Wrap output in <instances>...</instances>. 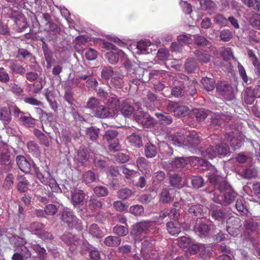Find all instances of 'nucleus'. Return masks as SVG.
Masks as SVG:
<instances>
[{
	"label": "nucleus",
	"instance_id": "obj_42",
	"mask_svg": "<svg viewBox=\"0 0 260 260\" xmlns=\"http://www.w3.org/2000/svg\"><path fill=\"white\" fill-rule=\"evenodd\" d=\"M103 242L107 247H116L121 244V239L115 236H108L104 239Z\"/></svg>",
	"mask_w": 260,
	"mask_h": 260
},
{
	"label": "nucleus",
	"instance_id": "obj_11",
	"mask_svg": "<svg viewBox=\"0 0 260 260\" xmlns=\"http://www.w3.org/2000/svg\"><path fill=\"white\" fill-rule=\"evenodd\" d=\"M133 119L138 124L145 128L154 126L155 120L151 115L142 110H136L133 115Z\"/></svg>",
	"mask_w": 260,
	"mask_h": 260
},
{
	"label": "nucleus",
	"instance_id": "obj_6",
	"mask_svg": "<svg viewBox=\"0 0 260 260\" xmlns=\"http://www.w3.org/2000/svg\"><path fill=\"white\" fill-rule=\"evenodd\" d=\"M231 152L229 146L221 143L215 147L209 146L206 149H201V154L205 158H212L218 155L220 157L230 156Z\"/></svg>",
	"mask_w": 260,
	"mask_h": 260
},
{
	"label": "nucleus",
	"instance_id": "obj_30",
	"mask_svg": "<svg viewBox=\"0 0 260 260\" xmlns=\"http://www.w3.org/2000/svg\"><path fill=\"white\" fill-rule=\"evenodd\" d=\"M155 115L157 118V122L161 125H170L173 122L172 115L168 113L158 112L155 113Z\"/></svg>",
	"mask_w": 260,
	"mask_h": 260
},
{
	"label": "nucleus",
	"instance_id": "obj_2",
	"mask_svg": "<svg viewBox=\"0 0 260 260\" xmlns=\"http://www.w3.org/2000/svg\"><path fill=\"white\" fill-rule=\"evenodd\" d=\"M219 191V194L214 192L213 190L209 191L208 193H213L212 200L214 203L223 206H227L233 203L238 195L229 183Z\"/></svg>",
	"mask_w": 260,
	"mask_h": 260
},
{
	"label": "nucleus",
	"instance_id": "obj_57",
	"mask_svg": "<svg viewBox=\"0 0 260 260\" xmlns=\"http://www.w3.org/2000/svg\"><path fill=\"white\" fill-rule=\"evenodd\" d=\"M197 62L194 58H188L185 62L184 67L185 70L188 73L194 72L197 67Z\"/></svg>",
	"mask_w": 260,
	"mask_h": 260
},
{
	"label": "nucleus",
	"instance_id": "obj_24",
	"mask_svg": "<svg viewBox=\"0 0 260 260\" xmlns=\"http://www.w3.org/2000/svg\"><path fill=\"white\" fill-rule=\"evenodd\" d=\"M207 176L210 183L214 185V188L219 191L229 183L223 178L214 174Z\"/></svg>",
	"mask_w": 260,
	"mask_h": 260
},
{
	"label": "nucleus",
	"instance_id": "obj_50",
	"mask_svg": "<svg viewBox=\"0 0 260 260\" xmlns=\"http://www.w3.org/2000/svg\"><path fill=\"white\" fill-rule=\"evenodd\" d=\"M190 180L192 186L195 189H198L203 187L205 184L204 179L200 175L191 176Z\"/></svg>",
	"mask_w": 260,
	"mask_h": 260
},
{
	"label": "nucleus",
	"instance_id": "obj_59",
	"mask_svg": "<svg viewBox=\"0 0 260 260\" xmlns=\"http://www.w3.org/2000/svg\"><path fill=\"white\" fill-rule=\"evenodd\" d=\"M87 39L84 36H79L75 38V44L74 45L75 49L79 52L82 53L84 52L82 48H80V47L82 45H84L87 43Z\"/></svg>",
	"mask_w": 260,
	"mask_h": 260
},
{
	"label": "nucleus",
	"instance_id": "obj_38",
	"mask_svg": "<svg viewBox=\"0 0 260 260\" xmlns=\"http://www.w3.org/2000/svg\"><path fill=\"white\" fill-rule=\"evenodd\" d=\"M31 247L37 253L38 260H48V254L44 247L39 244H33Z\"/></svg>",
	"mask_w": 260,
	"mask_h": 260
},
{
	"label": "nucleus",
	"instance_id": "obj_5",
	"mask_svg": "<svg viewBox=\"0 0 260 260\" xmlns=\"http://www.w3.org/2000/svg\"><path fill=\"white\" fill-rule=\"evenodd\" d=\"M244 226L245 241L250 242L254 247H257L260 241L258 233V223L253 219L249 218L245 221Z\"/></svg>",
	"mask_w": 260,
	"mask_h": 260
},
{
	"label": "nucleus",
	"instance_id": "obj_20",
	"mask_svg": "<svg viewBox=\"0 0 260 260\" xmlns=\"http://www.w3.org/2000/svg\"><path fill=\"white\" fill-rule=\"evenodd\" d=\"M209 214L215 221L222 223L226 220L228 216V211L223 207L213 208L209 211Z\"/></svg>",
	"mask_w": 260,
	"mask_h": 260
},
{
	"label": "nucleus",
	"instance_id": "obj_34",
	"mask_svg": "<svg viewBox=\"0 0 260 260\" xmlns=\"http://www.w3.org/2000/svg\"><path fill=\"white\" fill-rule=\"evenodd\" d=\"M159 101L158 96L153 92L149 90L147 92L145 103L147 107L153 109Z\"/></svg>",
	"mask_w": 260,
	"mask_h": 260
},
{
	"label": "nucleus",
	"instance_id": "obj_1",
	"mask_svg": "<svg viewBox=\"0 0 260 260\" xmlns=\"http://www.w3.org/2000/svg\"><path fill=\"white\" fill-rule=\"evenodd\" d=\"M16 161L19 169L25 174L35 175L44 185H49L51 186L50 184H52L56 186V182L52 178L50 173L47 172L46 175L43 174L32 159L28 160L24 156L19 155L16 156Z\"/></svg>",
	"mask_w": 260,
	"mask_h": 260
},
{
	"label": "nucleus",
	"instance_id": "obj_63",
	"mask_svg": "<svg viewBox=\"0 0 260 260\" xmlns=\"http://www.w3.org/2000/svg\"><path fill=\"white\" fill-rule=\"evenodd\" d=\"M167 229L168 232L172 235H178L181 232L179 225L172 221L168 222L167 223Z\"/></svg>",
	"mask_w": 260,
	"mask_h": 260
},
{
	"label": "nucleus",
	"instance_id": "obj_29",
	"mask_svg": "<svg viewBox=\"0 0 260 260\" xmlns=\"http://www.w3.org/2000/svg\"><path fill=\"white\" fill-rule=\"evenodd\" d=\"M190 114L192 118H196L197 121L201 122L208 116V111L203 108H194Z\"/></svg>",
	"mask_w": 260,
	"mask_h": 260
},
{
	"label": "nucleus",
	"instance_id": "obj_4",
	"mask_svg": "<svg viewBox=\"0 0 260 260\" xmlns=\"http://www.w3.org/2000/svg\"><path fill=\"white\" fill-rule=\"evenodd\" d=\"M155 227V223L153 221L137 222L132 225L130 234L135 242H140L144 239V235L150 232Z\"/></svg>",
	"mask_w": 260,
	"mask_h": 260
},
{
	"label": "nucleus",
	"instance_id": "obj_58",
	"mask_svg": "<svg viewBox=\"0 0 260 260\" xmlns=\"http://www.w3.org/2000/svg\"><path fill=\"white\" fill-rule=\"evenodd\" d=\"M120 111L122 115L125 117H128L129 116H131L132 114H134L136 110H135L134 107L129 104L123 103L121 105Z\"/></svg>",
	"mask_w": 260,
	"mask_h": 260
},
{
	"label": "nucleus",
	"instance_id": "obj_53",
	"mask_svg": "<svg viewBox=\"0 0 260 260\" xmlns=\"http://www.w3.org/2000/svg\"><path fill=\"white\" fill-rule=\"evenodd\" d=\"M171 141L174 145L178 146L184 145L185 136L182 133L177 132L171 137Z\"/></svg>",
	"mask_w": 260,
	"mask_h": 260
},
{
	"label": "nucleus",
	"instance_id": "obj_3",
	"mask_svg": "<svg viewBox=\"0 0 260 260\" xmlns=\"http://www.w3.org/2000/svg\"><path fill=\"white\" fill-rule=\"evenodd\" d=\"M233 115L228 112L211 113L208 125V129L213 131L220 130L233 119Z\"/></svg>",
	"mask_w": 260,
	"mask_h": 260
},
{
	"label": "nucleus",
	"instance_id": "obj_21",
	"mask_svg": "<svg viewBox=\"0 0 260 260\" xmlns=\"http://www.w3.org/2000/svg\"><path fill=\"white\" fill-rule=\"evenodd\" d=\"M100 131V128L91 126L83 131V136L90 143L96 142L99 138Z\"/></svg>",
	"mask_w": 260,
	"mask_h": 260
},
{
	"label": "nucleus",
	"instance_id": "obj_31",
	"mask_svg": "<svg viewBox=\"0 0 260 260\" xmlns=\"http://www.w3.org/2000/svg\"><path fill=\"white\" fill-rule=\"evenodd\" d=\"M189 161L188 157H176L169 162L171 167L170 170L182 168L188 164Z\"/></svg>",
	"mask_w": 260,
	"mask_h": 260
},
{
	"label": "nucleus",
	"instance_id": "obj_18",
	"mask_svg": "<svg viewBox=\"0 0 260 260\" xmlns=\"http://www.w3.org/2000/svg\"><path fill=\"white\" fill-rule=\"evenodd\" d=\"M216 91L224 98L231 100L234 96L233 89L231 85L225 81L218 82L216 85Z\"/></svg>",
	"mask_w": 260,
	"mask_h": 260
},
{
	"label": "nucleus",
	"instance_id": "obj_37",
	"mask_svg": "<svg viewBox=\"0 0 260 260\" xmlns=\"http://www.w3.org/2000/svg\"><path fill=\"white\" fill-rule=\"evenodd\" d=\"M11 110V106L9 108L3 107L0 108V120L4 124H9L12 120Z\"/></svg>",
	"mask_w": 260,
	"mask_h": 260
},
{
	"label": "nucleus",
	"instance_id": "obj_26",
	"mask_svg": "<svg viewBox=\"0 0 260 260\" xmlns=\"http://www.w3.org/2000/svg\"><path fill=\"white\" fill-rule=\"evenodd\" d=\"M125 53L123 51L118 49L114 51H110L106 53L105 56L109 62L112 64L117 63L119 58L121 59L124 57Z\"/></svg>",
	"mask_w": 260,
	"mask_h": 260
},
{
	"label": "nucleus",
	"instance_id": "obj_44",
	"mask_svg": "<svg viewBox=\"0 0 260 260\" xmlns=\"http://www.w3.org/2000/svg\"><path fill=\"white\" fill-rule=\"evenodd\" d=\"M82 179L83 182L88 185L98 180V175L93 171L89 170L83 173Z\"/></svg>",
	"mask_w": 260,
	"mask_h": 260
},
{
	"label": "nucleus",
	"instance_id": "obj_55",
	"mask_svg": "<svg viewBox=\"0 0 260 260\" xmlns=\"http://www.w3.org/2000/svg\"><path fill=\"white\" fill-rule=\"evenodd\" d=\"M200 5L202 9L211 12L216 8V5L212 0H201Z\"/></svg>",
	"mask_w": 260,
	"mask_h": 260
},
{
	"label": "nucleus",
	"instance_id": "obj_33",
	"mask_svg": "<svg viewBox=\"0 0 260 260\" xmlns=\"http://www.w3.org/2000/svg\"><path fill=\"white\" fill-rule=\"evenodd\" d=\"M107 99L106 106L114 112L120 107V101L117 96L113 93H110Z\"/></svg>",
	"mask_w": 260,
	"mask_h": 260
},
{
	"label": "nucleus",
	"instance_id": "obj_23",
	"mask_svg": "<svg viewBox=\"0 0 260 260\" xmlns=\"http://www.w3.org/2000/svg\"><path fill=\"white\" fill-rule=\"evenodd\" d=\"M187 212L192 218L197 219L202 218L206 213L204 206L200 204L190 206L187 210Z\"/></svg>",
	"mask_w": 260,
	"mask_h": 260
},
{
	"label": "nucleus",
	"instance_id": "obj_46",
	"mask_svg": "<svg viewBox=\"0 0 260 260\" xmlns=\"http://www.w3.org/2000/svg\"><path fill=\"white\" fill-rule=\"evenodd\" d=\"M14 25H15L13 27L14 29L18 32H22L27 27L25 16L23 14L20 16L19 18L14 22Z\"/></svg>",
	"mask_w": 260,
	"mask_h": 260
},
{
	"label": "nucleus",
	"instance_id": "obj_12",
	"mask_svg": "<svg viewBox=\"0 0 260 260\" xmlns=\"http://www.w3.org/2000/svg\"><path fill=\"white\" fill-rule=\"evenodd\" d=\"M167 109L168 111L173 113L175 116L179 118L184 117L190 114L188 107L179 102L169 101L167 105Z\"/></svg>",
	"mask_w": 260,
	"mask_h": 260
},
{
	"label": "nucleus",
	"instance_id": "obj_19",
	"mask_svg": "<svg viewBox=\"0 0 260 260\" xmlns=\"http://www.w3.org/2000/svg\"><path fill=\"white\" fill-rule=\"evenodd\" d=\"M45 30L47 32V39L49 41H56L57 36L60 34L61 28L57 23L52 22L46 23Z\"/></svg>",
	"mask_w": 260,
	"mask_h": 260
},
{
	"label": "nucleus",
	"instance_id": "obj_41",
	"mask_svg": "<svg viewBox=\"0 0 260 260\" xmlns=\"http://www.w3.org/2000/svg\"><path fill=\"white\" fill-rule=\"evenodd\" d=\"M127 141L131 144L137 148H140L143 146L142 138L138 133H134L127 137Z\"/></svg>",
	"mask_w": 260,
	"mask_h": 260
},
{
	"label": "nucleus",
	"instance_id": "obj_54",
	"mask_svg": "<svg viewBox=\"0 0 260 260\" xmlns=\"http://www.w3.org/2000/svg\"><path fill=\"white\" fill-rule=\"evenodd\" d=\"M112 233L116 235V237H124L128 233V229L126 226L116 225L114 226L112 229Z\"/></svg>",
	"mask_w": 260,
	"mask_h": 260
},
{
	"label": "nucleus",
	"instance_id": "obj_22",
	"mask_svg": "<svg viewBox=\"0 0 260 260\" xmlns=\"http://www.w3.org/2000/svg\"><path fill=\"white\" fill-rule=\"evenodd\" d=\"M172 188H163L159 193V201L164 204H169L173 202L175 196Z\"/></svg>",
	"mask_w": 260,
	"mask_h": 260
},
{
	"label": "nucleus",
	"instance_id": "obj_48",
	"mask_svg": "<svg viewBox=\"0 0 260 260\" xmlns=\"http://www.w3.org/2000/svg\"><path fill=\"white\" fill-rule=\"evenodd\" d=\"M194 54L197 59L202 63H207L210 61V55L206 51L197 50Z\"/></svg>",
	"mask_w": 260,
	"mask_h": 260
},
{
	"label": "nucleus",
	"instance_id": "obj_62",
	"mask_svg": "<svg viewBox=\"0 0 260 260\" xmlns=\"http://www.w3.org/2000/svg\"><path fill=\"white\" fill-rule=\"evenodd\" d=\"M89 233L93 237L96 238H102L104 234L103 232L100 229L99 226L95 223L92 224L89 229Z\"/></svg>",
	"mask_w": 260,
	"mask_h": 260
},
{
	"label": "nucleus",
	"instance_id": "obj_64",
	"mask_svg": "<svg viewBox=\"0 0 260 260\" xmlns=\"http://www.w3.org/2000/svg\"><path fill=\"white\" fill-rule=\"evenodd\" d=\"M29 182L28 180L24 177H22L21 179L18 182L17 188L20 192H25L28 189Z\"/></svg>",
	"mask_w": 260,
	"mask_h": 260
},
{
	"label": "nucleus",
	"instance_id": "obj_36",
	"mask_svg": "<svg viewBox=\"0 0 260 260\" xmlns=\"http://www.w3.org/2000/svg\"><path fill=\"white\" fill-rule=\"evenodd\" d=\"M181 204L178 202H175L172 205V207L168 212V216L171 220L177 221L180 216Z\"/></svg>",
	"mask_w": 260,
	"mask_h": 260
},
{
	"label": "nucleus",
	"instance_id": "obj_49",
	"mask_svg": "<svg viewBox=\"0 0 260 260\" xmlns=\"http://www.w3.org/2000/svg\"><path fill=\"white\" fill-rule=\"evenodd\" d=\"M123 78L119 76L112 77L108 83L109 86L112 88L121 89L124 86Z\"/></svg>",
	"mask_w": 260,
	"mask_h": 260
},
{
	"label": "nucleus",
	"instance_id": "obj_52",
	"mask_svg": "<svg viewBox=\"0 0 260 260\" xmlns=\"http://www.w3.org/2000/svg\"><path fill=\"white\" fill-rule=\"evenodd\" d=\"M199 253L202 258L207 259L212 256V250L209 246H206L205 244H201Z\"/></svg>",
	"mask_w": 260,
	"mask_h": 260
},
{
	"label": "nucleus",
	"instance_id": "obj_43",
	"mask_svg": "<svg viewBox=\"0 0 260 260\" xmlns=\"http://www.w3.org/2000/svg\"><path fill=\"white\" fill-rule=\"evenodd\" d=\"M144 153L148 158L154 157L157 153L156 146L150 142L147 143L144 146Z\"/></svg>",
	"mask_w": 260,
	"mask_h": 260
},
{
	"label": "nucleus",
	"instance_id": "obj_7",
	"mask_svg": "<svg viewBox=\"0 0 260 260\" xmlns=\"http://www.w3.org/2000/svg\"><path fill=\"white\" fill-rule=\"evenodd\" d=\"M172 78V95L175 98H182L185 96V85L188 82V77L184 74H179Z\"/></svg>",
	"mask_w": 260,
	"mask_h": 260
},
{
	"label": "nucleus",
	"instance_id": "obj_16",
	"mask_svg": "<svg viewBox=\"0 0 260 260\" xmlns=\"http://www.w3.org/2000/svg\"><path fill=\"white\" fill-rule=\"evenodd\" d=\"M86 196L84 190L78 188H74L71 190V203L74 207L80 208L84 205Z\"/></svg>",
	"mask_w": 260,
	"mask_h": 260
},
{
	"label": "nucleus",
	"instance_id": "obj_56",
	"mask_svg": "<svg viewBox=\"0 0 260 260\" xmlns=\"http://www.w3.org/2000/svg\"><path fill=\"white\" fill-rule=\"evenodd\" d=\"M118 132L117 130L115 129H108L106 131L105 134L103 135V139L104 140L106 141L108 143L116 140Z\"/></svg>",
	"mask_w": 260,
	"mask_h": 260
},
{
	"label": "nucleus",
	"instance_id": "obj_17",
	"mask_svg": "<svg viewBox=\"0 0 260 260\" xmlns=\"http://www.w3.org/2000/svg\"><path fill=\"white\" fill-rule=\"evenodd\" d=\"M144 71L141 69L138 68L132 71H129V72H126V78L129 81L130 86L135 85L137 89H138V86L140 84L143 82L142 77Z\"/></svg>",
	"mask_w": 260,
	"mask_h": 260
},
{
	"label": "nucleus",
	"instance_id": "obj_27",
	"mask_svg": "<svg viewBox=\"0 0 260 260\" xmlns=\"http://www.w3.org/2000/svg\"><path fill=\"white\" fill-rule=\"evenodd\" d=\"M60 239L69 246H76L80 242V239L70 232L64 233L60 237Z\"/></svg>",
	"mask_w": 260,
	"mask_h": 260
},
{
	"label": "nucleus",
	"instance_id": "obj_14",
	"mask_svg": "<svg viewBox=\"0 0 260 260\" xmlns=\"http://www.w3.org/2000/svg\"><path fill=\"white\" fill-rule=\"evenodd\" d=\"M202 139L199 135L195 131L189 132L185 136L184 146L188 147L189 148L198 149L201 152V149H206L201 146Z\"/></svg>",
	"mask_w": 260,
	"mask_h": 260
},
{
	"label": "nucleus",
	"instance_id": "obj_13",
	"mask_svg": "<svg viewBox=\"0 0 260 260\" xmlns=\"http://www.w3.org/2000/svg\"><path fill=\"white\" fill-rule=\"evenodd\" d=\"M13 162L10 151L8 149L3 150L0 153V174L10 171Z\"/></svg>",
	"mask_w": 260,
	"mask_h": 260
},
{
	"label": "nucleus",
	"instance_id": "obj_10",
	"mask_svg": "<svg viewBox=\"0 0 260 260\" xmlns=\"http://www.w3.org/2000/svg\"><path fill=\"white\" fill-rule=\"evenodd\" d=\"M214 228H215V225L209 223V221L199 220L194 223L193 231L200 238H209L211 237V231Z\"/></svg>",
	"mask_w": 260,
	"mask_h": 260
},
{
	"label": "nucleus",
	"instance_id": "obj_40",
	"mask_svg": "<svg viewBox=\"0 0 260 260\" xmlns=\"http://www.w3.org/2000/svg\"><path fill=\"white\" fill-rule=\"evenodd\" d=\"M182 182V178L180 174L177 173L170 174L169 182L171 186L180 189L183 187Z\"/></svg>",
	"mask_w": 260,
	"mask_h": 260
},
{
	"label": "nucleus",
	"instance_id": "obj_32",
	"mask_svg": "<svg viewBox=\"0 0 260 260\" xmlns=\"http://www.w3.org/2000/svg\"><path fill=\"white\" fill-rule=\"evenodd\" d=\"M244 101L247 105H252L257 98L254 88L247 87L244 91Z\"/></svg>",
	"mask_w": 260,
	"mask_h": 260
},
{
	"label": "nucleus",
	"instance_id": "obj_8",
	"mask_svg": "<svg viewBox=\"0 0 260 260\" xmlns=\"http://www.w3.org/2000/svg\"><path fill=\"white\" fill-rule=\"evenodd\" d=\"M60 219L70 229L74 228L78 231L82 230L80 220L74 215L73 211L69 208H66L62 210Z\"/></svg>",
	"mask_w": 260,
	"mask_h": 260
},
{
	"label": "nucleus",
	"instance_id": "obj_61",
	"mask_svg": "<svg viewBox=\"0 0 260 260\" xmlns=\"http://www.w3.org/2000/svg\"><path fill=\"white\" fill-rule=\"evenodd\" d=\"M93 247L86 240H83L80 246L79 253L81 256L86 255L89 253L91 249Z\"/></svg>",
	"mask_w": 260,
	"mask_h": 260
},
{
	"label": "nucleus",
	"instance_id": "obj_25",
	"mask_svg": "<svg viewBox=\"0 0 260 260\" xmlns=\"http://www.w3.org/2000/svg\"><path fill=\"white\" fill-rule=\"evenodd\" d=\"M89 158V152L84 147H80L74 157L75 161L81 166H84V164L88 161Z\"/></svg>",
	"mask_w": 260,
	"mask_h": 260
},
{
	"label": "nucleus",
	"instance_id": "obj_60",
	"mask_svg": "<svg viewBox=\"0 0 260 260\" xmlns=\"http://www.w3.org/2000/svg\"><path fill=\"white\" fill-rule=\"evenodd\" d=\"M128 212L136 216H142L144 214V208L142 205L137 204L131 206Z\"/></svg>",
	"mask_w": 260,
	"mask_h": 260
},
{
	"label": "nucleus",
	"instance_id": "obj_9",
	"mask_svg": "<svg viewBox=\"0 0 260 260\" xmlns=\"http://www.w3.org/2000/svg\"><path fill=\"white\" fill-rule=\"evenodd\" d=\"M11 108L14 117L20 124L27 127L32 128L35 126L36 119L31 117L29 113L21 111L16 105H12Z\"/></svg>",
	"mask_w": 260,
	"mask_h": 260
},
{
	"label": "nucleus",
	"instance_id": "obj_45",
	"mask_svg": "<svg viewBox=\"0 0 260 260\" xmlns=\"http://www.w3.org/2000/svg\"><path fill=\"white\" fill-rule=\"evenodd\" d=\"M9 68L12 74L23 75L26 70L22 66L18 63L16 61H11L9 65Z\"/></svg>",
	"mask_w": 260,
	"mask_h": 260
},
{
	"label": "nucleus",
	"instance_id": "obj_47",
	"mask_svg": "<svg viewBox=\"0 0 260 260\" xmlns=\"http://www.w3.org/2000/svg\"><path fill=\"white\" fill-rule=\"evenodd\" d=\"M201 82L204 89L207 91H213L216 86L215 80L213 78L204 77L202 79Z\"/></svg>",
	"mask_w": 260,
	"mask_h": 260
},
{
	"label": "nucleus",
	"instance_id": "obj_28",
	"mask_svg": "<svg viewBox=\"0 0 260 260\" xmlns=\"http://www.w3.org/2000/svg\"><path fill=\"white\" fill-rule=\"evenodd\" d=\"M93 114L95 117L101 119L112 117V113L110 112L109 108L106 105L100 104L93 111Z\"/></svg>",
	"mask_w": 260,
	"mask_h": 260
},
{
	"label": "nucleus",
	"instance_id": "obj_39",
	"mask_svg": "<svg viewBox=\"0 0 260 260\" xmlns=\"http://www.w3.org/2000/svg\"><path fill=\"white\" fill-rule=\"evenodd\" d=\"M247 54L254 67V73L257 76H260V62L257 57L252 50L249 49Z\"/></svg>",
	"mask_w": 260,
	"mask_h": 260
},
{
	"label": "nucleus",
	"instance_id": "obj_35",
	"mask_svg": "<svg viewBox=\"0 0 260 260\" xmlns=\"http://www.w3.org/2000/svg\"><path fill=\"white\" fill-rule=\"evenodd\" d=\"M86 210L91 212L101 209L103 207V202L101 200H98L95 198H91L86 204Z\"/></svg>",
	"mask_w": 260,
	"mask_h": 260
},
{
	"label": "nucleus",
	"instance_id": "obj_15",
	"mask_svg": "<svg viewBox=\"0 0 260 260\" xmlns=\"http://www.w3.org/2000/svg\"><path fill=\"white\" fill-rule=\"evenodd\" d=\"M226 230L233 237H236L240 232L242 224L239 217L232 216L226 219Z\"/></svg>",
	"mask_w": 260,
	"mask_h": 260
},
{
	"label": "nucleus",
	"instance_id": "obj_51",
	"mask_svg": "<svg viewBox=\"0 0 260 260\" xmlns=\"http://www.w3.org/2000/svg\"><path fill=\"white\" fill-rule=\"evenodd\" d=\"M114 71L113 68L111 66H104L102 68L101 77L102 79L108 81L114 75Z\"/></svg>",
	"mask_w": 260,
	"mask_h": 260
}]
</instances>
